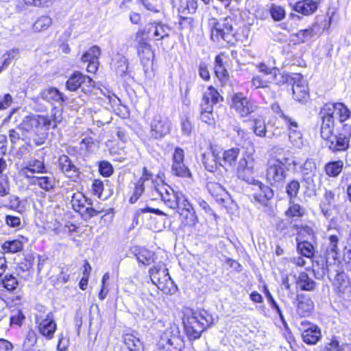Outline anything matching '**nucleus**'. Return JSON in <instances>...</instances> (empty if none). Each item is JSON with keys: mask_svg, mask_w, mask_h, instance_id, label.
Returning <instances> with one entry per match:
<instances>
[{"mask_svg": "<svg viewBox=\"0 0 351 351\" xmlns=\"http://www.w3.org/2000/svg\"><path fill=\"white\" fill-rule=\"evenodd\" d=\"M251 127L250 129L253 131L254 134L261 138L266 137L267 127L265 120L263 117L258 116L257 117L250 119Z\"/></svg>", "mask_w": 351, "mask_h": 351, "instance_id": "58836bf2", "label": "nucleus"}, {"mask_svg": "<svg viewBox=\"0 0 351 351\" xmlns=\"http://www.w3.org/2000/svg\"><path fill=\"white\" fill-rule=\"evenodd\" d=\"M82 277L79 282V287L81 290L85 291L88 287V280L92 271V267L87 260L83 261Z\"/></svg>", "mask_w": 351, "mask_h": 351, "instance_id": "49530a36", "label": "nucleus"}, {"mask_svg": "<svg viewBox=\"0 0 351 351\" xmlns=\"http://www.w3.org/2000/svg\"><path fill=\"white\" fill-rule=\"evenodd\" d=\"M269 12L271 18L275 21H282L286 15L285 9L282 7L275 4L271 5Z\"/></svg>", "mask_w": 351, "mask_h": 351, "instance_id": "bf43d9fd", "label": "nucleus"}, {"mask_svg": "<svg viewBox=\"0 0 351 351\" xmlns=\"http://www.w3.org/2000/svg\"><path fill=\"white\" fill-rule=\"evenodd\" d=\"M321 351H351V344L343 343L340 344L336 336H332L328 342L326 343Z\"/></svg>", "mask_w": 351, "mask_h": 351, "instance_id": "4c0bfd02", "label": "nucleus"}, {"mask_svg": "<svg viewBox=\"0 0 351 351\" xmlns=\"http://www.w3.org/2000/svg\"><path fill=\"white\" fill-rule=\"evenodd\" d=\"M134 256L138 264L149 266L154 263V253L145 247L135 249Z\"/></svg>", "mask_w": 351, "mask_h": 351, "instance_id": "473e14b6", "label": "nucleus"}, {"mask_svg": "<svg viewBox=\"0 0 351 351\" xmlns=\"http://www.w3.org/2000/svg\"><path fill=\"white\" fill-rule=\"evenodd\" d=\"M318 8V2L314 0H302L299 1L293 6V10L304 15H310L313 14Z\"/></svg>", "mask_w": 351, "mask_h": 351, "instance_id": "c756f323", "label": "nucleus"}, {"mask_svg": "<svg viewBox=\"0 0 351 351\" xmlns=\"http://www.w3.org/2000/svg\"><path fill=\"white\" fill-rule=\"evenodd\" d=\"M296 285L302 291H312L315 289L316 282L306 271H301L296 279Z\"/></svg>", "mask_w": 351, "mask_h": 351, "instance_id": "c9c22d12", "label": "nucleus"}, {"mask_svg": "<svg viewBox=\"0 0 351 351\" xmlns=\"http://www.w3.org/2000/svg\"><path fill=\"white\" fill-rule=\"evenodd\" d=\"M18 54V50H11L10 51L6 52L3 56V61L2 62V66L0 67V73L7 68L10 64L12 60H13L16 56Z\"/></svg>", "mask_w": 351, "mask_h": 351, "instance_id": "0e129e2a", "label": "nucleus"}, {"mask_svg": "<svg viewBox=\"0 0 351 351\" xmlns=\"http://www.w3.org/2000/svg\"><path fill=\"white\" fill-rule=\"evenodd\" d=\"M25 316L21 309H18L16 313L14 315H11L10 317V327L16 326L21 327Z\"/></svg>", "mask_w": 351, "mask_h": 351, "instance_id": "052dcab7", "label": "nucleus"}, {"mask_svg": "<svg viewBox=\"0 0 351 351\" xmlns=\"http://www.w3.org/2000/svg\"><path fill=\"white\" fill-rule=\"evenodd\" d=\"M328 244L330 249L327 250L326 253L328 254L329 252L332 253V258L333 260H337V256L339 252L338 244H339V237L338 236L335 234H332L328 237Z\"/></svg>", "mask_w": 351, "mask_h": 351, "instance_id": "13d9d810", "label": "nucleus"}, {"mask_svg": "<svg viewBox=\"0 0 351 351\" xmlns=\"http://www.w3.org/2000/svg\"><path fill=\"white\" fill-rule=\"evenodd\" d=\"M101 204L98 203L96 208H93L92 206H88L84 212L82 213V216L86 217L88 219H91L94 217H96L103 213H105L102 216L101 219L105 216L110 215V217L112 218L114 216V209L110 208L108 210H105L104 208L100 207Z\"/></svg>", "mask_w": 351, "mask_h": 351, "instance_id": "a19ab883", "label": "nucleus"}, {"mask_svg": "<svg viewBox=\"0 0 351 351\" xmlns=\"http://www.w3.org/2000/svg\"><path fill=\"white\" fill-rule=\"evenodd\" d=\"M59 167L63 173L70 171H76L75 166L72 163L71 159L66 155H62L59 158Z\"/></svg>", "mask_w": 351, "mask_h": 351, "instance_id": "4d7b16f0", "label": "nucleus"}, {"mask_svg": "<svg viewBox=\"0 0 351 351\" xmlns=\"http://www.w3.org/2000/svg\"><path fill=\"white\" fill-rule=\"evenodd\" d=\"M276 158H271L267 163V176H285L290 168L294 165V161L291 158V154L284 149L274 147L272 149Z\"/></svg>", "mask_w": 351, "mask_h": 351, "instance_id": "39448f33", "label": "nucleus"}, {"mask_svg": "<svg viewBox=\"0 0 351 351\" xmlns=\"http://www.w3.org/2000/svg\"><path fill=\"white\" fill-rule=\"evenodd\" d=\"M148 180V177H141L138 180L130 183V188L132 189V193L129 198L130 204L136 203L142 196L145 191V182Z\"/></svg>", "mask_w": 351, "mask_h": 351, "instance_id": "2f4dec72", "label": "nucleus"}, {"mask_svg": "<svg viewBox=\"0 0 351 351\" xmlns=\"http://www.w3.org/2000/svg\"><path fill=\"white\" fill-rule=\"evenodd\" d=\"M112 66L118 75L123 76L126 73L128 67L127 58L117 53L112 59Z\"/></svg>", "mask_w": 351, "mask_h": 351, "instance_id": "c03bdc74", "label": "nucleus"}, {"mask_svg": "<svg viewBox=\"0 0 351 351\" xmlns=\"http://www.w3.org/2000/svg\"><path fill=\"white\" fill-rule=\"evenodd\" d=\"M277 109V113L280 114V117L284 120L285 124L289 131V141L294 147H301L303 144L302 135L298 130V122L293 117L285 115L280 110L279 106H274L273 109Z\"/></svg>", "mask_w": 351, "mask_h": 351, "instance_id": "f8f14e48", "label": "nucleus"}, {"mask_svg": "<svg viewBox=\"0 0 351 351\" xmlns=\"http://www.w3.org/2000/svg\"><path fill=\"white\" fill-rule=\"evenodd\" d=\"M40 97L48 102L57 103L60 105H62L64 101L63 94L56 88H50L43 90L40 93Z\"/></svg>", "mask_w": 351, "mask_h": 351, "instance_id": "e433bc0d", "label": "nucleus"}, {"mask_svg": "<svg viewBox=\"0 0 351 351\" xmlns=\"http://www.w3.org/2000/svg\"><path fill=\"white\" fill-rule=\"evenodd\" d=\"M1 282L4 289H0V291H5L7 293H14L19 287L18 280L12 274H6L2 279Z\"/></svg>", "mask_w": 351, "mask_h": 351, "instance_id": "a18cd8bd", "label": "nucleus"}, {"mask_svg": "<svg viewBox=\"0 0 351 351\" xmlns=\"http://www.w3.org/2000/svg\"><path fill=\"white\" fill-rule=\"evenodd\" d=\"M263 291L272 309H274L276 313L279 315V316L282 318V312L281 311V308H280L279 305L275 300L274 298L272 296L271 293H270L267 286L266 285H263Z\"/></svg>", "mask_w": 351, "mask_h": 351, "instance_id": "6e6d98bb", "label": "nucleus"}, {"mask_svg": "<svg viewBox=\"0 0 351 351\" xmlns=\"http://www.w3.org/2000/svg\"><path fill=\"white\" fill-rule=\"evenodd\" d=\"M305 215V209L300 204L294 203H289L288 208L285 212V215L290 219L291 222L296 219L302 218Z\"/></svg>", "mask_w": 351, "mask_h": 351, "instance_id": "37998d69", "label": "nucleus"}, {"mask_svg": "<svg viewBox=\"0 0 351 351\" xmlns=\"http://www.w3.org/2000/svg\"><path fill=\"white\" fill-rule=\"evenodd\" d=\"M342 263L351 270V246L346 245L343 249Z\"/></svg>", "mask_w": 351, "mask_h": 351, "instance_id": "774afa93", "label": "nucleus"}, {"mask_svg": "<svg viewBox=\"0 0 351 351\" xmlns=\"http://www.w3.org/2000/svg\"><path fill=\"white\" fill-rule=\"evenodd\" d=\"M66 86L70 91H75L81 88L85 93H88L95 86V82L82 73L75 72L66 81Z\"/></svg>", "mask_w": 351, "mask_h": 351, "instance_id": "ddd939ff", "label": "nucleus"}, {"mask_svg": "<svg viewBox=\"0 0 351 351\" xmlns=\"http://www.w3.org/2000/svg\"><path fill=\"white\" fill-rule=\"evenodd\" d=\"M52 125V121L46 116L30 114L25 117L22 122L19 125L18 129L22 132H35L45 127L49 128Z\"/></svg>", "mask_w": 351, "mask_h": 351, "instance_id": "9b49d317", "label": "nucleus"}, {"mask_svg": "<svg viewBox=\"0 0 351 351\" xmlns=\"http://www.w3.org/2000/svg\"><path fill=\"white\" fill-rule=\"evenodd\" d=\"M101 55V49L99 47L95 45L90 47L85 52L81 58L83 62H91L92 61H99Z\"/></svg>", "mask_w": 351, "mask_h": 351, "instance_id": "09e8293b", "label": "nucleus"}, {"mask_svg": "<svg viewBox=\"0 0 351 351\" xmlns=\"http://www.w3.org/2000/svg\"><path fill=\"white\" fill-rule=\"evenodd\" d=\"M24 173H46L44 162L40 160H34L23 169Z\"/></svg>", "mask_w": 351, "mask_h": 351, "instance_id": "8fccbe9b", "label": "nucleus"}, {"mask_svg": "<svg viewBox=\"0 0 351 351\" xmlns=\"http://www.w3.org/2000/svg\"><path fill=\"white\" fill-rule=\"evenodd\" d=\"M153 187L158 193L164 204L169 208L175 210L178 206V198L172 189L168 186L162 177H155L152 180Z\"/></svg>", "mask_w": 351, "mask_h": 351, "instance_id": "9d476101", "label": "nucleus"}, {"mask_svg": "<svg viewBox=\"0 0 351 351\" xmlns=\"http://www.w3.org/2000/svg\"><path fill=\"white\" fill-rule=\"evenodd\" d=\"M206 188L209 193L216 199L217 202L225 206L228 199L227 191L220 183L215 180H210L207 182Z\"/></svg>", "mask_w": 351, "mask_h": 351, "instance_id": "5701e85b", "label": "nucleus"}, {"mask_svg": "<svg viewBox=\"0 0 351 351\" xmlns=\"http://www.w3.org/2000/svg\"><path fill=\"white\" fill-rule=\"evenodd\" d=\"M296 312L300 317H308L313 311L314 303L310 295L300 293L296 295Z\"/></svg>", "mask_w": 351, "mask_h": 351, "instance_id": "412c9836", "label": "nucleus"}, {"mask_svg": "<svg viewBox=\"0 0 351 351\" xmlns=\"http://www.w3.org/2000/svg\"><path fill=\"white\" fill-rule=\"evenodd\" d=\"M28 241V239L23 235H19L16 239L5 241L1 245L4 253L16 254L21 252L24 249V244Z\"/></svg>", "mask_w": 351, "mask_h": 351, "instance_id": "393cba45", "label": "nucleus"}, {"mask_svg": "<svg viewBox=\"0 0 351 351\" xmlns=\"http://www.w3.org/2000/svg\"><path fill=\"white\" fill-rule=\"evenodd\" d=\"M175 209L178 213L179 228L191 230L199 223L198 217L193 205L184 196L178 198V206Z\"/></svg>", "mask_w": 351, "mask_h": 351, "instance_id": "423d86ee", "label": "nucleus"}, {"mask_svg": "<svg viewBox=\"0 0 351 351\" xmlns=\"http://www.w3.org/2000/svg\"><path fill=\"white\" fill-rule=\"evenodd\" d=\"M150 134L157 139L162 138L170 132L171 121L165 117L155 115L150 123Z\"/></svg>", "mask_w": 351, "mask_h": 351, "instance_id": "2eb2a0df", "label": "nucleus"}, {"mask_svg": "<svg viewBox=\"0 0 351 351\" xmlns=\"http://www.w3.org/2000/svg\"><path fill=\"white\" fill-rule=\"evenodd\" d=\"M147 10L154 13H158L161 10V5L156 1L149 0H138Z\"/></svg>", "mask_w": 351, "mask_h": 351, "instance_id": "69168bd1", "label": "nucleus"}, {"mask_svg": "<svg viewBox=\"0 0 351 351\" xmlns=\"http://www.w3.org/2000/svg\"><path fill=\"white\" fill-rule=\"evenodd\" d=\"M35 258L32 254H27L18 263L17 268L21 271H29L33 269Z\"/></svg>", "mask_w": 351, "mask_h": 351, "instance_id": "603ef678", "label": "nucleus"}, {"mask_svg": "<svg viewBox=\"0 0 351 351\" xmlns=\"http://www.w3.org/2000/svg\"><path fill=\"white\" fill-rule=\"evenodd\" d=\"M137 53L141 60V62L145 68V71L152 64L154 57V51L151 45L143 38H139L136 47Z\"/></svg>", "mask_w": 351, "mask_h": 351, "instance_id": "a211bd4d", "label": "nucleus"}, {"mask_svg": "<svg viewBox=\"0 0 351 351\" xmlns=\"http://www.w3.org/2000/svg\"><path fill=\"white\" fill-rule=\"evenodd\" d=\"M343 167V162L341 160L328 162L325 167L326 173L327 176H338L341 172Z\"/></svg>", "mask_w": 351, "mask_h": 351, "instance_id": "864d4df0", "label": "nucleus"}, {"mask_svg": "<svg viewBox=\"0 0 351 351\" xmlns=\"http://www.w3.org/2000/svg\"><path fill=\"white\" fill-rule=\"evenodd\" d=\"M52 23V19L48 16L39 17L34 23L33 28L36 32L47 29Z\"/></svg>", "mask_w": 351, "mask_h": 351, "instance_id": "5fc2aeb1", "label": "nucleus"}, {"mask_svg": "<svg viewBox=\"0 0 351 351\" xmlns=\"http://www.w3.org/2000/svg\"><path fill=\"white\" fill-rule=\"evenodd\" d=\"M239 152L240 149L237 147H233L224 151L222 155L223 164L220 163V165L224 166L226 168L233 167L235 165Z\"/></svg>", "mask_w": 351, "mask_h": 351, "instance_id": "79ce46f5", "label": "nucleus"}, {"mask_svg": "<svg viewBox=\"0 0 351 351\" xmlns=\"http://www.w3.org/2000/svg\"><path fill=\"white\" fill-rule=\"evenodd\" d=\"M34 320L36 328L40 335L47 340H51L55 337L58 324L52 311L40 310L35 315Z\"/></svg>", "mask_w": 351, "mask_h": 351, "instance_id": "6e6552de", "label": "nucleus"}, {"mask_svg": "<svg viewBox=\"0 0 351 351\" xmlns=\"http://www.w3.org/2000/svg\"><path fill=\"white\" fill-rule=\"evenodd\" d=\"M35 178L34 184H38L45 191H53L58 184L59 181L56 177H32Z\"/></svg>", "mask_w": 351, "mask_h": 351, "instance_id": "ea45409f", "label": "nucleus"}, {"mask_svg": "<svg viewBox=\"0 0 351 351\" xmlns=\"http://www.w3.org/2000/svg\"><path fill=\"white\" fill-rule=\"evenodd\" d=\"M107 192L106 196L112 195L114 191L113 184L108 180L102 181L100 179H95L91 184V193L98 198H101L104 191Z\"/></svg>", "mask_w": 351, "mask_h": 351, "instance_id": "a878e982", "label": "nucleus"}, {"mask_svg": "<svg viewBox=\"0 0 351 351\" xmlns=\"http://www.w3.org/2000/svg\"><path fill=\"white\" fill-rule=\"evenodd\" d=\"M256 68L258 72L267 76V79H270L271 82L274 81L278 84H285L288 82L289 76L288 75H282L276 67H269L263 62L256 64Z\"/></svg>", "mask_w": 351, "mask_h": 351, "instance_id": "6ab92c4d", "label": "nucleus"}, {"mask_svg": "<svg viewBox=\"0 0 351 351\" xmlns=\"http://www.w3.org/2000/svg\"><path fill=\"white\" fill-rule=\"evenodd\" d=\"M351 112L343 103L326 104L320 110V135L333 152L346 151L351 138Z\"/></svg>", "mask_w": 351, "mask_h": 351, "instance_id": "f257e3e1", "label": "nucleus"}, {"mask_svg": "<svg viewBox=\"0 0 351 351\" xmlns=\"http://www.w3.org/2000/svg\"><path fill=\"white\" fill-rule=\"evenodd\" d=\"M292 228L297 231V238L303 239L308 236L313 239L315 237L313 228L308 225L293 224Z\"/></svg>", "mask_w": 351, "mask_h": 351, "instance_id": "de8ad7c7", "label": "nucleus"}, {"mask_svg": "<svg viewBox=\"0 0 351 351\" xmlns=\"http://www.w3.org/2000/svg\"><path fill=\"white\" fill-rule=\"evenodd\" d=\"M252 86L254 88H264L269 86V84L271 83L270 79L263 78L261 75H254L252 79Z\"/></svg>", "mask_w": 351, "mask_h": 351, "instance_id": "e2e57ef3", "label": "nucleus"}, {"mask_svg": "<svg viewBox=\"0 0 351 351\" xmlns=\"http://www.w3.org/2000/svg\"><path fill=\"white\" fill-rule=\"evenodd\" d=\"M99 171L101 176H111L113 173V167L109 162L103 160L99 164Z\"/></svg>", "mask_w": 351, "mask_h": 351, "instance_id": "338daca9", "label": "nucleus"}, {"mask_svg": "<svg viewBox=\"0 0 351 351\" xmlns=\"http://www.w3.org/2000/svg\"><path fill=\"white\" fill-rule=\"evenodd\" d=\"M149 277L153 285L164 294L173 295L178 291V287L171 278L169 270L163 264L154 265L149 268Z\"/></svg>", "mask_w": 351, "mask_h": 351, "instance_id": "20e7f679", "label": "nucleus"}, {"mask_svg": "<svg viewBox=\"0 0 351 351\" xmlns=\"http://www.w3.org/2000/svg\"><path fill=\"white\" fill-rule=\"evenodd\" d=\"M71 202L73 209L80 215L86 208V205L93 206V200L82 193H73Z\"/></svg>", "mask_w": 351, "mask_h": 351, "instance_id": "c85d7f7f", "label": "nucleus"}, {"mask_svg": "<svg viewBox=\"0 0 351 351\" xmlns=\"http://www.w3.org/2000/svg\"><path fill=\"white\" fill-rule=\"evenodd\" d=\"M295 241L298 254L313 260L315 255L316 247L311 242L299 238H296Z\"/></svg>", "mask_w": 351, "mask_h": 351, "instance_id": "cd10ccee", "label": "nucleus"}, {"mask_svg": "<svg viewBox=\"0 0 351 351\" xmlns=\"http://www.w3.org/2000/svg\"><path fill=\"white\" fill-rule=\"evenodd\" d=\"M171 171L173 176H191L184 163V150L180 147H176L174 151Z\"/></svg>", "mask_w": 351, "mask_h": 351, "instance_id": "aec40b11", "label": "nucleus"}, {"mask_svg": "<svg viewBox=\"0 0 351 351\" xmlns=\"http://www.w3.org/2000/svg\"><path fill=\"white\" fill-rule=\"evenodd\" d=\"M0 300L4 302L7 308L12 311V308H19L23 304V298L21 295L10 296L5 291H0Z\"/></svg>", "mask_w": 351, "mask_h": 351, "instance_id": "72a5a7b5", "label": "nucleus"}, {"mask_svg": "<svg viewBox=\"0 0 351 351\" xmlns=\"http://www.w3.org/2000/svg\"><path fill=\"white\" fill-rule=\"evenodd\" d=\"M231 108L242 118L247 117L259 108L256 101L245 96L241 93H234L231 97Z\"/></svg>", "mask_w": 351, "mask_h": 351, "instance_id": "1a4fd4ad", "label": "nucleus"}, {"mask_svg": "<svg viewBox=\"0 0 351 351\" xmlns=\"http://www.w3.org/2000/svg\"><path fill=\"white\" fill-rule=\"evenodd\" d=\"M208 25L210 28L211 39L215 42L223 40L228 43L233 40L234 33L232 24V19L226 17L221 20L211 18L208 21Z\"/></svg>", "mask_w": 351, "mask_h": 351, "instance_id": "0eeeda50", "label": "nucleus"}, {"mask_svg": "<svg viewBox=\"0 0 351 351\" xmlns=\"http://www.w3.org/2000/svg\"><path fill=\"white\" fill-rule=\"evenodd\" d=\"M185 347L184 337L176 324L169 326L161 334L155 351H182Z\"/></svg>", "mask_w": 351, "mask_h": 351, "instance_id": "7ed1b4c3", "label": "nucleus"}, {"mask_svg": "<svg viewBox=\"0 0 351 351\" xmlns=\"http://www.w3.org/2000/svg\"><path fill=\"white\" fill-rule=\"evenodd\" d=\"M213 107L212 106H206L201 104V120L208 125L214 124L215 119L213 117Z\"/></svg>", "mask_w": 351, "mask_h": 351, "instance_id": "3c124183", "label": "nucleus"}, {"mask_svg": "<svg viewBox=\"0 0 351 351\" xmlns=\"http://www.w3.org/2000/svg\"><path fill=\"white\" fill-rule=\"evenodd\" d=\"M335 293L339 296H343L346 291L350 287V282L343 271H339L332 282Z\"/></svg>", "mask_w": 351, "mask_h": 351, "instance_id": "bb28decb", "label": "nucleus"}, {"mask_svg": "<svg viewBox=\"0 0 351 351\" xmlns=\"http://www.w3.org/2000/svg\"><path fill=\"white\" fill-rule=\"evenodd\" d=\"M143 342L133 333H125L122 336L120 351H144Z\"/></svg>", "mask_w": 351, "mask_h": 351, "instance_id": "4be33fe9", "label": "nucleus"}, {"mask_svg": "<svg viewBox=\"0 0 351 351\" xmlns=\"http://www.w3.org/2000/svg\"><path fill=\"white\" fill-rule=\"evenodd\" d=\"M182 313L184 332L190 341L198 339L202 332L214 324L213 315L205 309L194 310L184 307Z\"/></svg>", "mask_w": 351, "mask_h": 351, "instance_id": "f03ea898", "label": "nucleus"}, {"mask_svg": "<svg viewBox=\"0 0 351 351\" xmlns=\"http://www.w3.org/2000/svg\"><path fill=\"white\" fill-rule=\"evenodd\" d=\"M171 29L166 24L160 22L150 23L144 29V34H147L154 40H161L169 36Z\"/></svg>", "mask_w": 351, "mask_h": 351, "instance_id": "dca6fc26", "label": "nucleus"}, {"mask_svg": "<svg viewBox=\"0 0 351 351\" xmlns=\"http://www.w3.org/2000/svg\"><path fill=\"white\" fill-rule=\"evenodd\" d=\"M321 328L315 324L308 323V327L302 333L303 341L307 345H315L322 339Z\"/></svg>", "mask_w": 351, "mask_h": 351, "instance_id": "b1692460", "label": "nucleus"}, {"mask_svg": "<svg viewBox=\"0 0 351 351\" xmlns=\"http://www.w3.org/2000/svg\"><path fill=\"white\" fill-rule=\"evenodd\" d=\"M243 179L254 186L253 189L255 191L253 197L256 202L261 205L266 206L267 202L274 197V191L269 186L264 184L261 181L256 180L254 178L247 177V179Z\"/></svg>", "mask_w": 351, "mask_h": 351, "instance_id": "4468645a", "label": "nucleus"}, {"mask_svg": "<svg viewBox=\"0 0 351 351\" xmlns=\"http://www.w3.org/2000/svg\"><path fill=\"white\" fill-rule=\"evenodd\" d=\"M220 101H223V97L220 95L217 89L213 86H210L203 95L201 104L212 106L213 107L214 104H217Z\"/></svg>", "mask_w": 351, "mask_h": 351, "instance_id": "f704fd0d", "label": "nucleus"}, {"mask_svg": "<svg viewBox=\"0 0 351 351\" xmlns=\"http://www.w3.org/2000/svg\"><path fill=\"white\" fill-rule=\"evenodd\" d=\"M300 189V183L296 180H292L287 186V193L289 197V203H292L294 198L296 197Z\"/></svg>", "mask_w": 351, "mask_h": 351, "instance_id": "680f3d73", "label": "nucleus"}, {"mask_svg": "<svg viewBox=\"0 0 351 351\" xmlns=\"http://www.w3.org/2000/svg\"><path fill=\"white\" fill-rule=\"evenodd\" d=\"M292 91L293 98L302 104L307 102L309 98L308 88L306 81L300 75L296 74L293 78Z\"/></svg>", "mask_w": 351, "mask_h": 351, "instance_id": "f3484780", "label": "nucleus"}, {"mask_svg": "<svg viewBox=\"0 0 351 351\" xmlns=\"http://www.w3.org/2000/svg\"><path fill=\"white\" fill-rule=\"evenodd\" d=\"M16 10L23 12L28 7H49L53 0H14Z\"/></svg>", "mask_w": 351, "mask_h": 351, "instance_id": "7c9ffc66", "label": "nucleus"}]
</instances>
